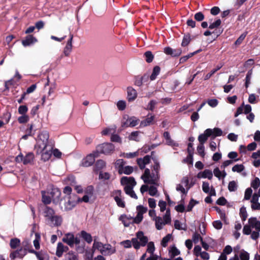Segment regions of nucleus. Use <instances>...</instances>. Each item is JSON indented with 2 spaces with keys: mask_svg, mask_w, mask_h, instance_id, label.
<instances>
[{
  "mask_svg": "<svg viewBox=\"0 0 260 260\" xmlns=\"http://www.w3.org/2000/svg\"><path fill=\"white\" fill-rule=\"evenodd\" d=\"M116 106L119 110H123L126 108V102L123 100H120L117 102Z\"/></svg>",
  "mask_w": 260,
  "mask_h": 260,
  "instance_id": "54",
  "label": "nucleus"
},
{
  "mask_svg": "<svg viewBox=\"0 0 260 260\" xmlns=\"http://www.w3.org/2000/svg\"><path fill=\"white\" fill-rule=\"evenodd\" d=\"M190 35H186L184 36L183 37V40H182V43H181V45L182 46H187L189 43H190Z\"/></svg>",
  "mask_w": 260,
  "mask_h": 260,
  "instance_id": "51",
  "label": "nucleus"
},
{
  "mask_svg": "<svg viewBox=\"0 0 260 260\" xmlns=\"http://www.w3.org/2000/svg\"><path fill=\"white\" fill-rule=\"evenodd\" d=\"M106 167V162L103 160H99L96 161L94 171L95 172H98L100 171L101 170L105 168Z\"/></svg>",
  "mask_w": 260,
  "mask_h": 260,
  "instance_id": "35",
  "label": "nucleus"
},
{
  "mask_svg": "<svg viewBox=\"0 0 260 260\" xmlns=\"http://www.w3.org/2000/svg\"><path fill=\"white\" fill-rule=\"evenodd\" d=\"M160 68L158 66H156L153 68L152 73L150 76L151 80H154L156 79L157 76L159 74Z\"/></svg>",
  "mask_w": 260,
  "mask_h": 260,
  "instance_id": "44",
  "label": "nucleus"
},
{
  "mask_svg": "<svg viewBox=\"0 0 260 260\" xmlns=\"http://www.w3.org/2000/svg\"><path fill=\"white\" fill-rule=\"evenodd\" d=\"M124 190L126 193L130 196L132 198L134 199L137 198V196L133 190V187L129 186H125Z\"/></svg>",
  "mask_w": 260,
  "mask_h": 260,
  "instance_id": "41",
  "label": "nucleus"
},
{
  "mask_svg": "<svg viewBox=\"0 0 260 260\" xmlns=\"http://www.w3.org/2000/svg\"><path fill=\"white\" fill-rule=\"evenodd\" d=\"M139 122V119L136 117L124 116L121 123V127L125 128L127 127H134Z\"/></svg>",
  "mask_w": 260,
  "mask_h": 260,
  "instance_id": "10",
  "label": "nucleus"
},
{
  "mask_svg": "<svg viewBox=\"0 0 260 260\" xmlns=\"http://www.w3.org/2000/svg\"><path fill=\"white\" fill-rule=\"evenodd\" d=\"M34 155L32 153H29L24 157L23 164L26 165L31 162L34 159Z\"/></svg>",
  "mask_w": 260,
  "mask_h": 260,
  "instance_id": "42",
  "label": "nucleus"
},
{
  "mask_svg": "<svg viewBox=\"0 0 260 260\" xmlns=\"http://www.w3.org/2000/svg\"><path fill=\"white\" fill-rule=\"evenodd\" d=\"M244 169V167L242 165H236L232 168V171L234 172L240 173Z\"/></svg>",
  "mask_w": 260,
  "mask_h": 260,
  "instance_id": "57",
  "label": "nucleus"
},
{
  "mask_svg": "<svg viewBox=\"0 0 260 260\" xmlns=\"http://www.w3.org/2000/svg\"><path fill=\"white\" fill-rule=\"evenodd\" d=\"M146 57V60L148 62H151L154 58L153 54L150 51H147L144 54Z\"/></svg>",
  "mask_w": 260,
  "mask_h": 260,
  "instance_id": "59",
  "label": "nucleus"
},
{
  "mask_svg": "<svg viewBox=\"0 0 260 260\" xmlns=\"http://www.w3.org/2000/svg\"><path fill=\"white\" fill-rule=\"evenodd\" d=\"M251 229H254L256 231L260 232V221L255 217H251L248 219V224L243 228V233L245 235H249L251 233Z\"/></svg>",
  "mask_w": 260,
  "mask_h": 260,
  "instance_id": "5",
  "label": "nucleus"
},
{
  "mask_svg": "<svg viewBox=\"0 0 260 260\" xmlns=\"http://www.w3.org/2000/svg\"><path fill=\"white\" fill-rule=\"evenodd\" d=\"M136 237L132 239V244L134 248L139 249L141 246H145L148 242V238L145 236L142 231H139L136 233Z\"/></svg>",
  "mask_w": 260,
  "mask_h": 260,
  "instance_id": "3",
  "label": "nucleus"
},
{
  "mask_svg": "<svg viewBox=\"0 0 260 260\" xmlns=\"http://www.w3.org/2000/svg\"><path fill=\"white\" fill-rule=\"evenodd\" d=\"M38 42L37 38L32 35H28L22 41V44L24 46H28Z\"/></svg>",
  "mask_w": 260,
  "mask_h": 260,
  "instance_id": "19",
  "label": "nucleus"
},
{
  "mask_svg": "<svg viewBox=\"0 0 260 260\" xmlns=\"http://www.w3.org/2000/svg\"><path fill=\"white\" fill-rule=\"evenodd\" d=\"M127 100L128 101H133L137 97V91L132 87L127 88Z\"/></svg>",
  "mask_w": 260,
  "mask_h": 260,
  "instance_id": "23",
  "label": "nucleus"
},
{
  "mask_svg": "<svg viewBox=\"0 0 260 260\" xmlns=\"http://www.w3.org/2000/svg\"><path fill=\"white\" fill-rule=\"evenodd\" d=\"M133 171V168L129 166H123V167H121L119 169V173L120 174H125L129 175L131 174Z\"/></svg>",
  "mask_w": 260,
  "mask_h": 260,
  "instance_id": "34",
  "label": "nucleus"
},
{
  "mask_svg": "<svg viewBox=\"0 0 260 260\" xmlns=\"http://www.w3.org/2000/svg\"><path fill=\"white\" fill-rule=\"evenodd\" d=\"M29 120V117L28 115L26 114L22 115L21 116H20L18 118V121L20 123H26Z\"/></svg>",
  "mask_w": 260,
  "mask_h": 260,
  "instance_id": "58",
  "label": "nucleus"
},
{
  "mask_svg": "<svg viewBox=\"0 0 260 260\" xmlns=\"http://www.w3.org/2000/svg\"><path fill=\"white\" fill-rule=\"evenodd\" d=\"M49 195L52 201L55 203H57L60 201L61 192L58 188H53L49 192Z\"/></svg>",
  "mask_w": 260,
  "mask_h": 260,
  "instance_id": "14",
  "label": "nucleus"
},
{
  "mask_svg": "<svg viewBox=\"0 0 260 260\" xmlns=\"http://www.w3.org/2000/svg\"><path fill=\"white\" fill-rule=\"evenodd\" d=\"M65 200H67L64 204L65 208L67 210L72 209L79 201V198L74 194L67 197Z\"/></svg>",
  "mask_w": 260,
  "mask_h": 260,
  "instance_id": "13",
  "label": "nucleus"
},
{
  "mask_svg": "<svg viewBox=\"0 0 260 260\" xmlns=\"http://www.w3.org/2000/svg\"><path fill=\"white\" fill-rule=\"evenodd\" d=\"M27 249L23 248H20L18 250L15 251L10 254V257L14 259L16 257L22 258L27 253Z\"/></svg>",
  "mask_w": 260,
  "mask_h": 260,
  "instance_id": "17",
  "label": "nucleus"
},
{
  "mask_svg": "<svg viewBox=\"0 0 260 260\" xmlns=\"http://www.w3.org/2000/svg\"><path fill=\"white\" fill-rule=\"evenodd\" d=\"M258 197L257 193H254L252 196L251 200V208L253 210H260V203H258Z\"/></svg>",
  "mask_w": 260,
  "mask_h": 260,
  "instance_id": "24",
  "label": "nucleus"
},
{
  "mask_svg": "<svg viewBox=\"0 0 260 260\" xmlns=\"http://www.w3.org/2000/svg\"><path fill=\"white\" fill-rule=\"evenodd\" d=\"M207 132L210 134V137L214 139L215 137L220 136L222 135V131L219 128H214L213 129L208 128L207 129Z\"/></svg>",
  "mask_w": 260,
  "mask_h": 260,
  "instance_id": "25",
  "label": "nucleus"
},
{
  "mask_svg": "<svg viewBox=\"0 0 260 260\" xmlns=\"http://www.w3.org/2000/svg\"><path fill=\"white\" fill-rule=\"evenodd\" d=\"M239 257L241 260H249V254L244 250L241 251Z\"/></svg>",
  "mask_w": 260,
  "mask_h": 260,
  "instance_id": "52",
  "label": "nucleus"
},
{
  "mask_svg": "<svg viewBox=\"0 0 260 260\" xmlns=\"http://www.w3.org/2000/svg\"><path fill=\"white\" fill-rule=\"evenodd\" d=\"M174 226L175 229L182 230H186L187 228L185 224L181 223L178 220H176L175 221Z\"/></svg>",
  "mask_w": 260,
  "mask_h": 260,
  "instance_id": "48",
  "label": "nucleus"
},
{
  "mask_svg": "<svg viewBox=\"0 0 260 260\" xmlns=\"http://www.w3.org/2000/svg\"><path fill=\"white\" fill-rule=\"evenodd\" d=\"M44 216L49 221L55 214L53 209L46 207L44 210Z\"/></svg>",
  "mask_w": 260,
  "mask_h": 260,
  "instance_id": "32",
  "label": "nucleus"
},
{
  "mask_svg": "<svg viewBox=\"0 0 260 260\" xmlns=\"http://www.w3.org/2000/svg\"><path fill=\"white\" fill-rule=\"evenodd\" d=\"M28 108L25 105H22L19 106L18 111L20 114L23 115L25 114L27 112Z\"/></svg>",
  "mask_w": 260,
  "mask_h": 260,
  "instance_id": "62",
  "label": "nucleus"
},
{
  "mask_svg": "<svg viewBox=\"0 0 260 260\" xmlns=\"http://www.w3.org/2000/svg\"><path fill=\"white\" fill-rule=\"evenodd\" d=\"M98 151L106 155L112 153L115 150V146L111 143H106L97 147Z\"/></svg>",
  "mask_w": 260,
  "mask_h": 260,
  "instance_id": "9",
  "label": "nucleus"
},
{
  "mask_svg": "<svg viewBox=\"0 0 260 260\" xmlns=\"http://www.w3.org/2000/svg\"><path fill=\"white\" fill-rule=\"evenodd\" d=\"M240 214L241 217L242 218V219L243 220H245L247 218V214L246 208L245 207H242L240 209Z\"/></svg>",
  "mask_w": 260,
  "mask_h": 260,
  "instance_id": "64",
  "label": "nucleus"
},
{
  "mask_svg": "<svg viewBox=\"0 0 260 260\" xmlns=\"http://www.w3.org/2000/svg\"><path fill=\"white\" fill-rule=\"evenodd\" d=\"M209 137H210V134L207 133V129H206L203 134L199 136L198 140L201 144H203L207 141Z\"/></svg>",
  "mask_w": 260,
  "mask_h": 260,
  "instance_id": "37",
  "label": "nucleus"
},
{
  "mask_svg": "<svg viewBox=\"0 0 260 260\" xmlns=\"http://www.w3.org/2000/svg\"><path fill=\"white\" fill-rule=\"evenodd\" d=\"M157 102L154 100H151L148 104L147 109L153 111L156 105Z\"/></svg>",
  "mask_w": 260,
  "mask_h": 260,
  "instance_id": "63",
  "label": "nucleus"
},
{
  "mask_svg": "<svg viewBox=\"0 0 260 260\" xmlns=\"http://www.w3.org/2000/svg\"><path fill=\"white\" fill-rule=\"evenodd\" d=\"M30 246V242L29 241V240H25L22 242V247L24 248L27 249L30 252L35 253L36 255L37 256V257H38V258L39 260H42L43 258H42V257H41V254H42L43 253L42 252H38L35 251L34 250H31L29 249Z\"/></svg>",
  "mask_w": 260,
  "mask_h": 260,
  "instance_id": "15",
  "label": "nucleus"
},
{
  "mask_svg": "<svg viewBox=\"0 0 260 260\" xmlns=\"http://www.w3.org/2000/svg\"><path fill=\"white\" fill-rule=\"evenodd\" d=\"M139 132H132L129 136L128 139L130 140L133 141H138L139 140Z\"/></svg>",
  "mask_w": 260,
  "mask_h": 260,
  "instance_id": "55",
  "label": "nucleus"
},
{
  "mask_svg": "<svg viewBox=\"0 0 260 260\" xmlns=\"http://www.w3.org/2000/svg\"><path fill=\"white\" fill-rule=\"evenodd\" d=\"M197 177L199 179L208 178V179L211 180L213 177V173L211 170L206 169L203 171L199 172Z\"/></svg>",
  "mask_w": 260,
  "mask_h": 260,
  "instance_id": "20",
  "label": "nucleus"
},
{
  "mask_svg": "<svg viewBox=\"0 0 260 260\" xmlns=\"http://www.w3.org/2000/svg\"><path fill=\"white\" fill-rule=\"evenodd\" d=\"M147 244V252L150 253V254H154L155 250V246L153 242H149Z\"/></svg>",
  "mask_w": 260,
  "mask_h": 260,
  "instance_id": "47",
  "label": "nucleus"
},
{
  "mask_svg": "<svg viewBox=\"0 0 260 260\" xmlns=\"http://www.w3.org/2000/svg\"><path fill=\"white\" fill-rule=\"evenodd\" d=\"M73 36L70 35V38L68 41L67 45L64 49L63 53L66 56L69 55L72 50V40Z\"/></svg>",
  "mask_w": 260,
  "mask_h": 260,
  "instance_id": "27",
  "label": "nucleus"
},
{
  "mask_svg": "<svg viewBox=\"0 0 260 260\" xmlns=\"http://www.w3.org/2000/svg\"><path fill=\"white\" fill-rule=\"evenodd\" d=\"M164 51L166 54L171 55L173 56H179L182 53L181 49H173L169 47H165Z\"/></svg>",
  "mask_w": 260,
  "mask_h": 260,
  "instance_id": "22",
  "label": "nucleus"
},
{
  "mask_svg": "<svg viewBox=\"0 0 260 260\" xmlns=\"http://www.w3.org/2000/svg\"><path fill=\"white\" fill-rule=\"evenodd\" d=\"M139 155V151L129 153H123L120 155L121 156H123L127 158H134L137 156Z\"/></svg>",
  "mask_w": 260,
  "mask_h": 260,
  "instance_id": "45",
  "label": "nucleus"
},
{
  "mask_svg": "<svg viewBox=\"0 0 260 260\" xmlns=\"http://www.w3.org/2000/svg\"><path fill=\"white\" fill-rule=\"evenodd\" d=\"M202 189L205 193H210L211 195L215 194V190L212 186H210L209 183L207 182H203Z\"/></svg>",
  "mask_w": 260,
  "mask_h": 260,
  "instance_id": "29",
  "label": "nucleus"
},
{
  "mask_svg": "<svg viewBox=\"0 0 260 260\" xmlns=\"http://www.w3.org/2000/svg\"><path fill=\"white\" fill-rule=\"evenodd\" d=\"M213 173L214 176L218 178L219 179H220L221 177L224 178L226 175V173L225 171H220L218 168H216L214 169Z\"/></svg>",
  "mask_w": 260,
  "mask_h": 260,
  "instance_id": "36",
  "label": "nucleus"
},
{
  "mask_svg": "<svg viewBox=\"0 0 260 260\" xmlns=\"http://www.w3.org/2000/svg\"><path fill=\"white\" fill-rule=\"evenodd\" d=\"M98 156L99 153L98 152H93L88 154L82 159L81 165L85 167L91 166L94 162L95 157H98Z\"/></svg>",
  "mask_w": 260,
  "mask_h": 260,
  "instance_id": "11",
  "label": "nucleus"
},
{
  "mask_svg": "<svg viewBox=\"0 0 260 260\" xmlns=\"http://www.w3.org/2000/svg\"><path fill=\"white\" fill-rule=\"evenodd\" d=\"M137 215L133 218V223L139 224L143 219V214L147 211V208L142 206H138L136 208Z\"/></svg>",
  "mask_w": 260,
  "mask_h": 260,
  "instance_id": "12",
  "label": "nucleus"
},
{
  "mask_svg": "<svg viewBox=\"0 0 260 260\" xmlns=\"http://www.w3.org/2000/svg\"><path fill=\"white\" fill-rule=\"evenodd\" d=\"M42 201L43 202L46 204H49L52 200L50 197V196L49 195V192L46 193L44 191H42Z\"/></svg>",
  "mask_w": 260,
  "mask_h": 260,
  "instance_id": "38",
  "label": "nucleus"
},
{
  "mask_svg": "<svg viewBox=\"0 0 260 260\" xmlns=\"http://www.w3.org/2000/svg\"><path fill=\"white\" fill-rule=\"evenodd\" d=\"M164 137L166 140V143L172 146H177L178 144L171 139L170 134L168 132L164 133Z\"/></svg>",
  "mask_w": 260,
  "mask_h": 260,
  "instance_id": "31",
  "label": "nucleus"
},
{
  "mask_svg": "<svg viewBox=\"0 0 260 260\" xmlns=\"http://www.w3.org/2000/svg\"><path fill=\"white\" fill-rule=\"evenodd\" d=\"M198 153L202 156L204 157L205 153L204 152V146L203 144H201L197 147Z\"/></svg>",
  "mask_w": 260,
  "mask_h": 260,
  "instance_id": "60",
  "label": "nucleus"
},
{
  "mask_svg": "<svg viewBox=\"0 0 260 260\" xmlns=\"http://www.w3.org/2000/svg\"><path fill=\"white\" fill-rule=\"evenodd\" d=\"M62 241L70 247H73L75 244H78L80 243V239L75 237L74 235L72 233L65 234Z\"/></svg>",
  "mask_w": 260,
  "mask_h": 260,
  "instance_id": "8",
  "label": "nucleus"
},
{
  "mask_svg": "<svg viewBox=\"0 0 260 260\" xmlns=\"http://www.w3.org/2000/svg\"><path fill=\"white\" fill-rule=\"evenodd\" d=\"M52 147L51 145L42 148L41 150L39 149H36L37 154L41 155V158L44 161L48 160L50 159L52 155Z\"/></svg>",
  "mask_w": 260,
  "mask_h": 260,
  "instance_id": "7",
  "label": "nucleus"
},
{
  "mask_svg": "<svg viewBox=\"0 0 260 260\" xmlns=\"http://www.w3.org/2000/svg\"><path fill=\"white\" fill-rule=\"evenodd\" d=\"M49 134L46 131H43L39 133L36 139V144L35 146V150L50 145L49 141Z\"/></svg>",
  "mask_w": 260,
  "mask_h": 260,
  "instance_id": "2",
  "label": "nucleus"
},
{
  "mask_svg": "<svg viewBox=\"0 0 260 260\" xmlns=\"http://www.w3.org/2000/svg\"><path fill=\"white\" fill-rule=\"evenodd\" d=\"M154 116L152 114L148 115L147 118L141 121L140 122V127H145L153 123Z\"/></svg>",
  "mask_w": 260,
  "mask_h": 260,
  "instance_id": "21",
  "label": "nucleus"
},
{
  "mask_svg": "<svg viewBox=\"0 0 260 260\" xmlns=\"http://www.w3.org/2000/svg\"><path fill=\"white\" fill-rule=\"evenodd\" d=\"M169 253L170 254L171 257L173 258L175 256L179 255L180 252L176 246H172L170 248Z\"/></svg>",
  "mask_w": 260,
  "mask_h": 260,
  "instance_id": "40",
  "label": "nucleus"
},
{
  "mask_svg": "<svg viewBox=\"0 0 260 260\" xmlns=\"http://www.w3.org/2000/svg\"><path fill=\"white\" fill-rule=\"evenodd\" d=\"M48 222L54 226H59L62 222V219L60 216L55 215Z\"/></svg>",
  "mask_w": 260,
  "mask_h": 260,
  "instance_id": "33",
  "label": "nucleus"
},
{
  "mask_svg": "<svg viewBox=\"0 0 260 260\" xmlns=\"http://www.w3.org/2000/svg\"><path fill=\"white\" fill-rule=\"evenodd\" d=\"M121 183L125 186H129L131 187H133L136 184L134 178L131 177H123L121 179Z\"/></svg>",
  "mask_w": 260,
  "mask_h": 260,
  "instance_id": "16",
  "label": "nucleus"
},
{
  "mask_svg": "<svg viewBox=\"0 0 260 260\" xmlns=\"http://www.w3.org/2000/svg\"><path fill=\"white\" fill-rule=\"evenodd\" d=\"M172 238L171 234H168L166 236L164 237L161 241V245L165 247L167 246L168 242L171 240Z\"/></svg>",
  "mask_w": 260,
  "mask_h": 260,
  "instance_id": "49",
  "label": "nucleus"
},
{
  "mask_svg": "<svg viewBox=\"0 0 260 260\" xmlns=\"http://www.w3.org/2000/svg\"><path fill=\"white\" fill-rule=\"evenodd\" d=\"M66 183L71 185L74 186L75 189L78 193H81L83 191L82 187L80 185H76L75 178L74 177H69L66 180Z\"/></svg>",
  "mask_w": 260,
  "mask_h": 260,
  "instance_id": "18",
  "label": "nucleus"
},
{
  "mask_svg": "<svg viewBox=\"0 0 260 260\" xmlns=\"http://www.w3.org/2000/svg\"><path fill=\"white\" fill-rule=\"evenodd\" d=\"M92 249L93 252L96 250H98L101 254L105 255H111L115 252V249L110 244H104L95 239L94 240Z\"/></svg>",
  "mask_w": 260,
  "mask_h": 260,
  "instance_id": "1",
  "label": "nucleus"
},
{
  "mask_svg": "<svg viewBox=\"0 0 260 260\" xmlns=\"http://www.w3.org/2000/svg\"><path fill=\"white\" fill-rule=\"evenodd\" d=\"M153 221L155 222L156 229L158 230H161L165 225L169 223L171 221L170 210H167L162 218L160 216H158L157 217H155Z\"/></svg>",
  "mask_w": 260,
  "mask_h": 260,
  "instance_id": "4",
  "label": "nucleus"
},
{
  "mask_svg": "<svg viewBox=\"0 0 260 260\" xmlns=\"http://www.w3.org/2000/svg\"><path fill=\"white\" fill-rule=\"evenodd\" d=\"M66 256L69 260H78L77 255L73 252L68 253Z\"/></svg>",
  "mask_w": 260,
  "mask_h": 260,
  "instance_id": "61",
  "label": "nucleus"
},
{
  "mask_svg": "<svg viewBox=\"0 0 260 260\" xmlns=\"http://www.w3.org/2000/svg\"><path fill=\"white\" fill-rule=\"evenodd\" d=\"M150 161V157L146 155L143 158H138L137 159V164L141 169H144L146 165L148 164Z\"/></svg>",
  "mask_w": 260,
  "mask_h": 260,
  "instance_id": "26",
  "label": "nucleus"
},
{
  "mask_svg": "<svg viewBox=\"0 0 260 260\" xmlns=\"http://www.w3.org/2000/svg\"><path fill=\"white\" fill-rule=\"evenodd\" d=\"M68 249L67 246H65L60 242L58 243L56 251V254L57 256L60 257L62 255L63 252Z\"/></svg>",
  "mask_w": 260,
  "mask_h": 260,
  "instance_id": "30",
  "label": "nucleus"
},
{
  "mask_svg": "<svg viewBox=\"0 0 260 260\" xmlns=\"http://www.w3.org/2000/svg\"><path fill=\"white\" fill-rule=\"evenodd\" d=\"M237 188V183L235 181H232L229 182L228 185V189L230 191H234Z\"/></svg>",
  "mask_w": 260,
  "mask_h": 260,
  "instance_id": "53",
  "label": "nucleus"
},
{
  "mask_svg": "<svg viewBox=\"0 0 260 260\" xmlns=\"http://www.w3.org/2000/svg\"><path fill=\"white\" fill-rule=\"evenodd\" d=\"M81 236L88 243H91L92 238L90 234L84 231H82L81 232Z\"/></svg>",
  "mask_w": 260,
  "mask_h": 260,
  "instance_id": "39",
  "label": "nucleus"
},
{
  "mask_svg": "<svg viewBox=\"0 0 260 260\" xmlns=\"http://www.w3.org/2000/svg\"><path fill=\"white\" fill-rule=\"evenodd\" d=\"M119 219L121 221L125 226H128L130 224L133 222V217L127 216L125 215H122L120 216Z\"/></svg>",
  "mask_w": 260,
  "mask_h": 260,
  "instance_id": "28",
  "label": "nucleus"
},
{
  "mask_svg": "<svg viewBox=\"0 0 260 260\" xmlns=\"http://www.w3.org/2000/svg\"><path fill=\"white\" fill-rule=\"evenodd\" d=\"M141 179L145 183L156 184L158 180L159 177L157 174L154 173H151L148 169H145L143 174L141 176Z\"/></svg>",
  "mask_w": 260,
  "mask_h": 260,
  "instance_id": "6",
  "label": "nucleus"
},
{
  "mask_svg": "<svg viewBox=\"0 0 260 260\" xmlns=\"http://www.w3.org/2000/svg\"><path fill=\"white\" fill-rule=\"evenodd\" d=\"M144 76H138L135 77V84L139 87H140L143 85V80L144 79Z\"/></svg>",
  "mask_w": 260,
  "mask_h": 260,
  "instance_id": "46",
  "label": "nucleus"
},
{
  "mask_svg": "<svg viewBox=\"0 0 260 260\" xmlns=\"http://www.w3.org/2000/svg\"><path fill=\"white\" fill-rule=\"evenodd\" d=\"M41 239L40 235L36 233H35V239L33 241V244L34 247L36 249H39L40 248V241Z\"/></svg>",
  "mask_w": 260,
  "mask_h": 260,
  "instance_id": "43",
  "label": "nucleus"
},
{
  "mask_svg": "<svg viewBox=\"0 0 260 260\" xmlns=\"http://www.w3.org/2000/svg\"><path fill=\"white\" fill-rule=\"evenodd\" d=\"M260 185V180L258 178H255L251 183V187L256 189Z\"/></svg>",
  "mask_w": 260,
  "mask_h": 260,
  "instance_id": "56",
  "label": "nucleus"
},
{
  "mask_svg": "<svg viewBox=\"0 0 260 260\" xmlns=\"http://www.w3.org/2000/svg\"><path fill=\"white\" fill-rule=\"evenodd\" d=\"M20 243V241L18 239L14 238L11 239L10 241V246L12 248H17Z\"/></svg>",
  "mask_w": 260,
  "mask_h": 260,
  "instance_id": "50",
  "label": "nucleus"
}]
</instances>
